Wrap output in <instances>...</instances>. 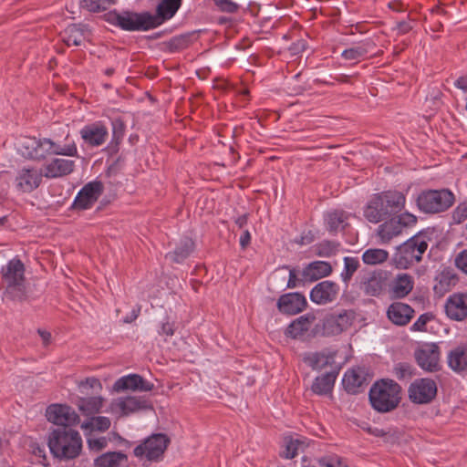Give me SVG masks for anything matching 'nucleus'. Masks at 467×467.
<instances>
[{"instance_id":"1","label":"nucleus","mask_w":467,"mask_h":467,"mask_svg":"<svg viewBox=\"0 0 467 467\" xmlns=\"http://www.w3.org/2000/svg\"><path fill=\"white\" fill-rule=\"evenodd\" d=\"M47 445L55 458L60 461L73 460L81 452L82 439L76 430L56 428L48 435Z\"/></svg>"},{"instance_id":"2","label":"nucleus","mask_w":467,"mask_h":467,"mask_svg":"<svg viewBox=\"0 0 467 467\" xmlns=\"http://www.w3.org/2000/svg\"><path fill=\"white\" fill-rule=\"evenodd\" d=\"M369 401L379 412H389L396 409L401 400V388L392 379L376 381L369 390Z\"/></svg>"},{"instance_id":"3","label":"nucleus","mask_w":467,"mask_h":467,"mask_svg":"<svg viewBox=\"0 0 467 467\" xmlns=\"http://www.w3.org/2000/svg\"><path fill=\"white\" fill-rule=\"evenodd\" d=\"M427 248L428 243L424 237L419 235L411 237L398 248L393 258L395 265L400 269L410 268L421 260Z\"/></svg>"},{"instance_id":"4","label":"nucleus","mask_w":467,"mask_h":467,"mask_svg":"<svg viewBox=\"0 0 467 467\" xmlns=\"http://www.w3.org/2000/svg\"><path fill=\"white\" fill-rule=\"evenodd\" d=\"M2 276L6 285V293L14 299L21 300L26 294L25 266L21 260L14 258L2 268Z\"/></svg>"},{"instance_id":"5","label":"nucleus","mask_w":467,"mask_h":467,"mask_svg":"<svg viewBox=\"0 0 467 467\" xmlns=\"http://www.w3.org/2000/svg\"><path fill=\"white\" fill-rule=\"evenodd\" d=\"M149 12L136 13L131 11L111 12L109 20L126 31H147L154 28Z\"/></svg>"},{"instance_id":"6","label":"nucleus","mask_w":467,"mask_h":467,"mask_svg":"<svg viewBox=\"0 0 467 467\" xmlns=\"http://www.w3.org/2000/svg\"><path fill=\"white\" fill-rule=\"evenodd\" d=\"M454 202V195L449 190H429L417 198V205L427 213H437L449 209Z\"/></svg>"},{"instance_id":"7","label":"nucleus","mask_w":467,"mask_h":467,"mask_svg":"<svg viewBox=\"0 0 467 467\" xmlns=\"http://www.w3.org/2000/svg\"><path fill=\"white\" fill-rule=\"evenodd\" d=\"M169 443L170 440L165 434H152L134 449V455L136 457L145 456L149 461H158L163 455Z\"/></svg>"},{"instance_id":"8","label":"nucleus","mask_w":467,"mask_h":467,"mask_svg":"<svg viewBox=\"0 0 467 467\" xmlns=\"http://www.w3.org/2000/svg\"><path fill=\"white\" fill-rule=\"evenodd\" d=\"M337 350L325 348L320 351H309L302 355L303 362L313 370L340 369L336 362Z\"/></svg>"},{"instance_id":"9","label":"nucleus","mask_w":467,"mask_h":467,"mask_svg":"<svg viewBox=\"0 0 467 467\" xmlns=\"http://www.w3.org/2000/svg\"><path fill=\"white\" fill-rule=\"evenodd\" d=\"M408 393L413 403L428 404L437 395V384L431 379H418L410 385Z\"/></svg>"},{"instance_id":"10","label":"nucleus","mask_w":467,"mask_h":467,"mask_svg":"<svg viewBox=\"0 0 467 467\" xmlns=\"http://www.w3.org/2000/svg\"><path fill=\"white\" fill-rule=\"evenodd\" d=\"M48 421L57 425V428H70L79 422V416L69 406L53 404L47 409Z\"/></svg>"},{"instance_id":"11","label":"nucleus","mask_w":467,"mask_h":467,"mask_svg":"<svg viewBox=\"0 0 467 467\" xmlns=\"http://www.w3.org/2000/svg\"><path fill=\"white\" fill-rule=\"evenodd\" d=\"M103 191L104 186L101 182L93 181L88 182L75 197L73 207L77 210L89 209L98 201Z\"/></svg>"},{"instance_id":"12","label":"nucleus","mask_w":467,"mask_h":467,"mask_svg":"<svg viewBox=\"0 0 467 467\" xmlns=\"http://www.w3.org/2000/svg\"><path fill=\"white\" fill-rule=\"evenodd\" d=\"M418 365L428 372H436L440 369V350L435 343L425 344L415 352Z\"/></svg>"},{"instance_id":"13","label":"nucleus","mask_w":467,"mask_h":467,"mask_svg":"<svg viewBox=\"0 0 467 467\" xmlns=\"http://www.w3.org/2000/svg\"><path fill=\"white\" fill-rule=\"evenodd\" d=\"M49 139H36L27 137L23 139L19 150L26 158L32 160H42L49 154Z\"/></svg>"},{"instance_id":"14","label":"nucleus","mask_w":467,"mask_h":467,"mask_svg":"<svg viewBox=\"0 0 467 467\" xmlns=\"http://www.w3.org/2000/svg\"><path fill=\"white\" fill-rule=\"evenodd\" d=\"M339 286L333 281L325 280L317 284L310 291V299L317 305H326L336 300Z\"/></svg>"},{"instance_id":"15","label":"nucleus","mask_w":467,"mask_h":467,"mask_svg":"<svg viewBox=\"0 0 467 467\" xmlns=\"http://www.w3.org/2000/svg\"><path fill=\"white\" fill-rule=\"evenodd\" d=\"M44 173L36 168H22L16 178V188L23 192H31L40 185Z\"/></svg>"},{"instance_id":"16","label":"nucleus","mask_w":467,"mask_h":467,"mask_svg":"<svg viewBox=\"0 0 467 467\" xmlns=\"http://www.w3.org/2000/svg\"><path fill=\"white\" fill-rule=\"evenodd\" d=\"M447 317L455 321H462L467 317V295L455 293L450 296L445 303Z\"/></svg>"},{"instance_id":"17","label":"nucleus","mask_w":467,"mask_h":467,"mask_svg":"<svg viewBox=\"0 0 467 467\" xmlns=\"http://www.w3.org/2000/svg\"><path fill=\"white\" fill-rule=\"evenodd\" d=\"M306 305V296L297 292L285 294L277 301L279 311L288 315H296L303 311Z\"/></svg>"},{"instance_id":"18","label":"nucleus","mask_w":467,"mask_h":467,"mask_svg":"<svg viewBox=\"0 0 467 467\" xmlns=\"http://www.w3.org/2000/svg\"><path fill=\"white\" fill-rule=\"evenodd\" d=\"M79 133L85 143L93 147L102 145L108 138L107 128L99 122L86 125Z\"/></svg>"},{"instance_id":"19","label":"nucleus","mask_w":467,"mask_h":467,"mask_svg":"<svg viewBox=\"0 0 467 467\" xmlns=\"http://www.w3.org/2000/svg\"><path fill=\"white\" fill-rule=\"evenodd\" d=\"M364 216L373 223H378L389 217L379 193L374 194L368 202L364 208Z\"/></svg>"},{"instance_id":"20","label":"nucleus","mask_w":467,"mask_h":467,"mask_svg":"<svg viewBox=\"0 0 467 467\" xmlns=\"http://www.w3.org/2000/svg\"><path fill=\"white\" fill-rule=\"evenodd\" d=\"M447 363L455 373L467 372V344L462 343L452 348L447 354Z\"/></svg>"},{"instance_id":"21","label":"nucleus","mask_w":467,"mask_h":467,"mask_svg":"<svg viewBox=\"0 0 467 467\" xmlns=\"http://www.w3.org/2000/svg\"><path fill=\"white\" fill-rule=\"evenodd\" d=\"M114 389L117 391L126 389L150 391L153 384L138 374H131L119 379L114 384Z\"/></svg>"},{"instance_id":"22","label":"nucleus","mask_w":467,"mask_h":467,"mask_svg":"<svg viewBox=\"0 0 467 467\" xmlns=\"http://www.w3.org/2000/svg\"><path fill=\"white\" fill-rule=\"evenodd\" d=\"M75 168V161L67 159L55 158L44 167V176L49 179L63 177L70 174Z\"/></svg>"},{"instance_id":"23","label":"nucleus","mask_w":467,"mask_h":467,"mask_svg":"<svg viewBox=\"0 0 467 467\" xmlns=\"http://www.w3.org/2000/svg\"><path fill=\"white\" fill-rule=\"evenodd\" d=\"M414 310L411 306L401 302L392 303L388 310V318L397 326L407 325L413 317Z\"/></svg>"},{"instance_id":"24","label":"nucleus","mask_w":467,"mask_h":467,"mask_svg":"<svg viewBox=\"0 0 467 467\" xmlns=\"http://www.w3.org/2000/svg\"><path fill=\"white\" fill-rule=\"evenodd\" d=\"M182 1V0H161L157 5L156 15L151 14V22L154 24V28L173 17L181 6Z\"/></svg>"},{"instance_id":"25","label":"nucleus","mask_w":467,"mask_h":467,"mask_svg":"<svg viewBox=\"0 0 467 467\" xmlns=\"http://www.w3.org/2000/svg\"><path fill=\"white\" fill-rule=\"evenodd\" d=\"M114 406L118 408L124 415L133 413L140 410L151 409L150 402L143 397L129 396L118 399Z\"/></svg>"},{"instance_id":"26","label":"nucleus","mask_w":467,"mask_h":467,"mask_svg":"<svg viewBox=\"0 0 467 467\" xmlns=\"http://www.w3.org/2000/svg\"><path fill=\"white\" fill-rule=\"evenodd\" d=\"M332 272V266L329 263L324 261H315L308 264L302 271L304 280L312 283L323 277L329 275Z\"/></svg>"},{"instance_id":"27","label":"nucleus","mask_w":467,"mask_h":467,"mask_svg":"<svg viewBox=\"0 0 467 467\" xmlns=\"http://www.w3.org/2000/svg\"><path fill=\"white\" fill-rule=\"evenodd\" d=\"M88 32L85 26L70 25L63 32L60 36L62 41L67 46H80L88 37Z\"/></svg>"},{"instance_id":"28","label":"nucleus","mask_w":467,"mask_h":467,"mask_svg":"<svg viewBox=\"0 0 467 467\" xmlns=\"http://www.w3.org/2000/svg\"><path fill=\"white\" fill-rule=\"evenodd\" d=\"M414 281L411 275L399 274L393 280L390 287L391 296L394 298H403L412 291Z\"/></svg>"},{"instance_id":"29","label":"nucleus","mask_w":467,"mask_h":467,"mask_svg":"<svg viewBox=\"0 0 467 467\" xmlns=\"http://www.w3.org/2000/svg\"><path fill=\"white\" fill-rule=\"evenodd\" d=\"M389 216L400 213L405 205V195L398 191H387L379 193Z\"/></svg>"},{"instance_id":"30","label":"nucleus","mask_w":467,"mask_h":467,"mask_svg":"<svg viewBox=\"0 0 467 467\" xmlns=\"http://www.w3.org/2000/svg\"><path fill=\"white\" fill-rule=\"evenodd\" d=\"M316 320L314 314H306L294 320L286 329V335L293 338H299L307 332Z\"/></svg>"},{"instance_id":"31","label":"nucleus","mask_w":467,"mask_h":467,"mask_svg":"<svg viewBox=\"0 0 467 467\" xmlns=\"http://www.w3.org/2000/svg\"><path fill=\"white\" fill-rule=\"evenodd\" d=\"M348 213L341 210L328 212L325 215L326 227L332 234L343 231L348 225Z\"/></svg>"},{"instance_id":"32","label":"nucleus","mask_w":467,"mask_h":467,"mask_svg":"<svg viewBox=\"0 0 467 467\" xmlns=\"http://www.w3.org/2000/svg\"><path fill=\"white\" fill-rule=\"evenodd\" d=\"M338 372V369L328 370L325 374L317 377L311 387L312 391L317 395L329 393L333 389Z\"/></svg>"},{"instance_id":"33","label":"nucleus","mask_w":467,"mask_h":467,"mask_svg":"<svg viewBox=\"0 0 467 467\" xmlns=\"http://www.w3.org/2000/svg\"><path fill=\"white\" fill-rule=\"evenodd\" d=\"M352 314L348 311H343L342 313L332 315L328 317L326 322V327L329 329L330 333L337 335L347 330L352 325Z\"/></svg>"},{"instance_id":"34","label":"nucleus","mask_w":467,"mask_h":467,"mask_svg":"<svg viewBox=\"0 0 467 467\" xmlns=\"http://www.w3.org/2000/svg\"><path fill=\"white\" fill-rule=\"evenodd\" d=\"M384 287V278L380 273L373 272L361 282V289L367 296H378Z\"/></svg>"},{"instance_id":"35","label":"nucleus","mask_w":467,"mask_h":467,"mask_svg":"<svg viewBox=\"0 0 467 467\" xmlns=\"http://www.w3.org/2000/svg\"><path fill=\"white\" fill-rule=\"evenodd\" d=\"M127 461V455L120 451H108L94 460L96 467H121Z\"/></svg>"},{"instance_id":"36","label":"nucleus","mask_w":467,"mask_h":467,"mask_svg":"<svg viewBox=\"0 0 467 467\" xmlns=\"http://www.w3.org/2000/svg\"><path fill=\"white\" fill-rule=\"evenodd\" d=\"M401 233V226L394 218H391L389 221L380 224L378 228V236L382 244L389 243L394 237L399 236Z\"/></svg>"},{"instance_id":"37","label":"nucleus","mask_w":467,"mask_h":467,"mask_svg":"<svg viewBox=\"0 0 467 467\" xmlns=\"http://www.w3.org/2000/svg\"><path fill=\"white\" fill-rule=\"evenodd\" d=\"M76 405L84 415L89 416L99 412L103 405V399L101 397H79Z\"/></svg>"},{"instance_id":"38","label":"nucleus","mask_w":467,"mask_h":467,"mask_svg":"<svg viewBox=\"0 0 467 467\" xmlns=\"http://www.w3.org/2000/svg\"><path fill=\"white\" fill-rule=\"evenodd\" d=\"M284 443L285 447L284 456L286 459H293L297 455L299 451H304L307 446L306 439L302 437H285L284 439Z\"/></svg>"},{"instance_id":"39","label":"nucleus","mask_w":467,"mask_h":467,"mask_svg":"<svg viewBox=\"0 0 467 467\" xmlns=\"http://www.w3.org/2000/svg\"><path fill=\"white\" fill-rule=\"evenodd\" d=\"M193 250V242L190 238L182 240L180 245L172 252L169 253L166 256L175 263H182L184 261Z\"/></svg>"},{"instance_id":"40","label":"nucleus","mask_w":467,"mask_h":467,"mask_svg":"<svg viewBox=\"0 0 467 467\" xmlns=\"http://www.w3.org/2000/svg\"><path fill=\"white\" fill-rule=\"evenodd\" d=\"M437 284L434 290L437 292L448 291L457 282L456 275L450 269H444L435 278Z\"/></svg>"},{"instance_id":"41","label":"nucleus","mask_w":467,"mask_h":467,"mask_svg":"<svg viewBox=\"0 0 467 467\" xmlns=\"http://www.w3.org/2000/svg\"><path fill=\"white\" fill-rule=\"evenodd\" d=\"M49 147L50 155H64L70 157L78 155L77 145L73 140L62 145L49 139Z\"/></svg>"},{"instance_id":"42","label":"nucleus","mask_w":467,"mask_h":467,"mask_svg":"<svg viewBox=\"0 0 467 467\" xmlns=\"http://www.w3.org/2000/svg\"><path fill=\"white\" fill-rule=\"evenodd\" d=\"M363 382L362 376L356 370H348L343 378V385L349 393H356Z\"/></svg>"},{"instance_id":"43","label":"nucleus","mask_w":467,"mask_h":467,"mask_svg":"<svg viewBox=\"0 0 467 467\" xmlns=\"http://www.w3.org/2000/svg\"><path fill=\"white\" fill-rule=\"evenodd\" d=\"M110 424V420L108 417L98 416L83 422L81 429L91 432L93 431H105L109 429Z\"/></svg>"},{"instance_id":"44","label":"nucleus","mask_w":467,"mask_h":467,"mask_svg":"<svg viewBox=\"0 0 467 467\" xmlns=\"http://www.w3.org/2000/svg\"><path fill=\"white\" fill-rule=\"evenodd\" d=\"M389 253L383 249H368L362 254L363 262L367 265H377L388 259Z\"/></svg>"},{"instance_id":"45","label":"nucleus","mask_w":467,"mask_h":467,"mask_svg":"<svg viewBox=\"0 0 467 467\" xmlns=\"http://www.w3.org/2000/svg\"><path fill=\"white\" fill-rule=\"evenodd\" d=\"M359 267V261L357 257L346 256L344 258V269L340 275L343 282L348 284L353 275Z\"/></svg>"},{"instance_id":"46","label":"nucleus","mask_w":467,"mask_h":467,"mask_svg":"<svg viewBox=\"0 0 467 467\" xmlns=\"http://www.w3.org/2000/svg\"><path fill=\"white\" fill-rule=\"evenodd\" d=\"M87 439V444L90 451H99L105 449L108 446L109 441H111L110 438L107 437H99L93 434L91 431L85 433Z\"/></svg>"},{"instance_id":"47","label":"nucleus","mask_w":467,"mask_h":467,"mask_svg":"<svg viewBox=\"0 0 467 467\" xmlns=\"http://www.w3.org/2000/svg\"><path fill=\"white\" fill-rule=\"evenodd\" d=\"M369 51V44H359L342 52V57L347 60H357L365 57Z\"/></svg>"},{"instance_id":"48","label":"nucleus","mask_w":467,"mask_h":467,"mask_svg":"<svg viewBox=\"0 0 467 467\" xmlns=\"http://www.w3.org/2000/svg\"><path fill=\"white\" fill-rule=\"evenodd\" d=\"M338 244L332 241H323L315 246V254L320 257H330L336 254Z\"/></svg>"},{"instance_id":"49","label":"nucleus","mask_w":467,"mask_h":467,"mask_svg":"<svg viewBox=\"0 0 467 467\" xmlns=\"http://www.w3.org/2000/svg\"><path fill=\"white\" fill-rule=\"evenodd\" d=\"M116 0H83L84 6L90 12H100L108 9Z\"/></svg>"},{"instance_id":"50","label":"nucleus","mask_w":467,"mask_h":467,"mask_svg":"<svg viewBox=\"0 0 467 467\" xmlns=\"http://www.w3.org/2000/svg\"><path fill=\"white\" fill-rule=\"evenodd\" d=\"M191 44V36L190 35H181L172 37L168 42V47L171 51H178L184 49L189 47Z\"/></svg>"},{"instance_id":"51","label":"nucleus","mask_w":467,"mask_h":467,"mask_svg":"<svg viewBox=\"0 0 467 467\" xmlns=\"http://www.w3.org/2000/svg\"><path fill=\"white\" fill-rule=\"evenodd\" d=\"M80 392L83 394H88L87 389H93L96 391L101 390L102 385L100 381L96 378H88L85 381H81L78 385Z\"/></svg>"},{"instance_id":"52","label":"nucleus","mask_w":467,"mask_h":467,"mask_svg":"<svg viewBox=\"0 0 467 467\" xmlns=\"http://www.w3.org/2000/svg\"><path fill=\"white\" fill-rule=\"evenodd\" d=\"M452 219L455 223H462L467 219V201L460 203L452 213Z\"/></svg>"},{"instance_id":"53","label":"nucleus","mask_w":467,"mask_h":467,"mask_svg":"<svg viewBox=\"0 0 467 467\" xmlns=\"http://www.w3.org/2000/svg\"><path fill=\"white\" fill-rule=\"evenodd\" d=\"M433 318V315L431 313H424L419 317V318L414 322L411 327V330L414 331H425L426 325L429 321Z\"/></svg>"},{"instance_id":"54","label":"nucleus","mask_w":467,"mask_h":467,"mask_svg":"<svg viewBox=\"0 0 467 467\" xmlns=\"http://www.w3.org/2000/svg\"><path fill=\"white\" fill-rule=\"evenodd\" d=\"M394 219H396V222L400 223L402 230L404 227L411 226L417 222V217L410 213H403Z\"/></svg>"},{"instance_id":"55","label":"nucleus","mask_w":467,"mask_h":467,"mask_svg":"<svg viewBox=\"0 0 467 467\" xmlns=\"http://www.w3.org/2000/svg\"><path fill=\"white\" fill-rule=\"evenodd\" d=\"M216 5L223 11L227 13H235L239 5L232 0H214Z\"/></svg>"},{"instance_id":"56","label":"nucleus","mask_w":467,"mask_h":467,"mask_svg":"<svg viewBox=\"0 0 467 467\" xmlns=\"http://www.w3.org/2000/svg\"><path fill=\"white\" fill-rule=\"evenodd\" d=\"M305 283L307 282L304 280L303 276L301 278L297 276L296 269H289V278L286 285L288 288H296L297 286L304 285Z\"/></svg>"},{"instance_id":"57","label":"nucleus","mask_w":467,"mask_h":467,"mask_svg":"<svg viewBox=\"0 0 467 467\" xmlns=\"http://www.w3.org/2000/svg\"><path fill=\"white\" fill-rule=\"evenodd\" d=\"M454 263L458 269L467 275V249L456 255Z\"/></svg>"},{"instance_id":"58","label":"nucleus","mask_w":467,"mask_h":467,"mask_svg":"<svg viewBox=\"0 0 467 467\" xmlns=\"http://www.w3.org/2000/svg\"><path fill=\"white\" fill-rule=\"evenodd\" d=\"M368 431L376 436V437H381L384 438L385 441H389L391 439H394L395 436L393 433L390 432V431H385L383 429L378 428V427H369L368 429Z\"/></svg>"},{"instance_id":"59","label":"nucleus","mask_w":467,"mask_h":467,"mask_svg":"<svg viewBox=\"0 0 467 467\" xmlns=\"http://www.w3.org/2000/svg\"><path fill=\"white\" fill-rule=\"evenodd\" d=\"M113 138L116 140L122 139L124 135V124L120 119H114L112 121Z\"/></svg>"},{"instance_id":"60","label":"nucleus","mask_w":467,"mask_h":467,"mask_svg":"<svg viewBox=\"0 0 467 467\" xmlns=\"http://www.w3.org/2000/svg\"><path fill=\"white\" fill-rule=\"evenodd\" d=\"M32 450H33V453L35 454V456H36L40 459L39 463L46 466L47 464L45 462L47 461V458H46L45 448L40 447L39 445L36 444V445L32 446Z\"/></svg>"},{"instance_id":"61","label":"nucleus","mask_w":467,"mask_h":467,"mask_svg":"<svg viewBox=\"0 0 467 467\" xmlns=\"http://www.w3.org/2000/svg\"><path fill=\"white\" fill-rule=\"evenodd\" d=\"M159 334L172 336L174 334L173 324L170 323L169 321L162 323L159 330Z\"/></svg>"},{"instance_id":"62","label":"nucleus","mask_w":467,"mask_h":467,"mask_svg":"<svg viewBox=\"0 0 467 467\" xmlns=\"http://www.w3.org/2000/svg\"><path fill=\"white\" fill-rule=\"evenodd\" d=\"M454 85L457 88L462 89L464 92H467V76L459 77Z\"/></svg>"},{"instance_id":"63","label":"nucleus","mask_w":467,"mask_h":467,"mask_svg":"<svg viewBox=\"0 0 467 467\" xmlns=\"http://www.w3.org/2000/svg\"><path fill=\"white\" fill-rule=\"evenodd\" d=\"M251 241V234L248 230H245L240 237V244L243 248H245Z\"/></svg>"},{"instance_id":"64","label":"nucleus","mask_w":467,"mask_h":467,"mask_svg":"<svg viewBox=\"0 0 467 467\" xmlns=\"http://www.w3.org/2000/svg\"><path fill=\"white\" fill-rule=\"evenodd\" d=\"M37 332L42 338L43 344L45 346H47L50 343L51 334L49 332H47L46 330H42V329H38Z\"/></svg>"}]
</instances>
